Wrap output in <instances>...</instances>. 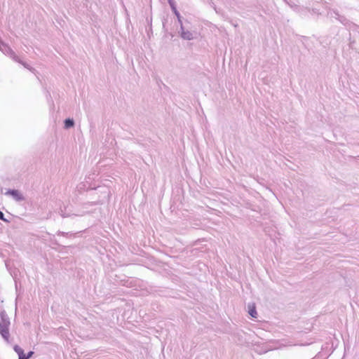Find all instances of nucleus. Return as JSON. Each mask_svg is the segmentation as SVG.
<instances>
[{
	"instance_id": "nucleus-12",
	"label": "nucleus",
	"mask_w": 359,
	"mask_h": 359,
	"mask_svg": "<svg viewBox=\"0 0 359 359\" xmlns=\"http://www.w3.org/2000/svg\"><path fill=\"white\" fill-rule=\"evenodd\" d=\"M8 56H9L16 62L20 61V57L16 55V53L13 50H11V53H8Z\"/></svg>"
},
{
	"instance_id": "nucleus-9",
	"label": "nucleus",
	"mask_w": 359,
	"mask_h": 359,
	"mask_svg": "<svg viewBox=\"0 0 359 359\" xmlns=\"http://www.w3.org/2000/svg\"><path fill=\"white\" fill-rule=\"evenodd\" d=\"M337 20L345 26L349 25L351 24V21L348 20L344 15H339V18H337Z\"/></svg>"
},
{
	"instance_id": "nucleus-21",
	"label": "nucleus",
	"mask_w": 359,
	"mask_h": 359,
	"mask_svg": "<svg viewBox=\"0 0 359 359\" xmlns=\"http://www.w3.org/2000/svg\"><path fill=\"white\" fill-rule=\"evenodd\" d=\"M309 11L311 13V14H315V15H321V13L319 12V10L316 8H313L311 9L309 8Z\"/></svg>"
},
{
	"instance_id": "nucleus-11",
	"label": "nucleus",
	"mask_w": 359,
	"mask_h": 359,
	"mask_svg": "<svg viewBox=\"0 0 359 359\" xmlns=\"http://www.w3.org/2000/svg\"><path fill=\"white\" fill-rule=\"evenodd\" d=\"M172 13L176 16L179 25L182 24V22H183V21L185 19L183 18V17L181 15L180 13L178 11V10L177 9V10L174 11H172Z\"/></svg>"
},
{
	"instance_id": "nucleus-4",
	"label": "nucleus",
	"mask_w": 359,
	"mask_h": 359,
	"mask_svg": "<svg viewBox=\"0 0 359 359\" xmlns=\"http://www.w3.org/2000/svg\"><path fill=\"white\" fill-rule=\"evenodd\" d=\"M248 314L253 318H257V309H256V306H255V303H249L248 305Z\"/></svg>"
},
{
	"instance_id": "nucleus-25",
	"label": "nucleus",
	"mask_w": 359,
	"mask_h": 359,
	"mask_svg": "<svg viewBox=\"0 0 359 359\" xmlns=\"http://www.w3.org/2000/svg\"><path fill=\"white\" fill-rule=\"evenodd\" d=\"M60 215L62 217H67L68 215H65V214H63V213H61Z\"/></svg>"
},
{
	"instance_id": "nucleus-20",
	"label": "nucleus",
	"mask_w": 359,
	"mask_h": 359,
	"mask_svg": "<svg viewBox=\"0 0 359 359\" xmlns=\"http://www.w3.org/2000/svg\"><path fill=\"white\" fill-rule=\"evenodd\" d=\"M0 220L6 223H10L11 222V219H8L7 218H6L5 216H4V214L1 210H0Z\"/></svg>"
},
{
	"instance_id": "nucleus-3",
	"label": "nucleus",
	"mask_w": 359,
	"mask_h": 359,
	"mask_svg": "<svg viewBox=\"0 0 359 359\" xmlns=\"http://www.w3.org/2000/svg\"><path fill=\"white\" fill-rule=\"evenodd\" d=\"M197 34H198L197 32L192 31L191 29L184 31L183 27H182V32H179L180 36L183 40H187V41H191L194 39H196Z\"/></svg>"
},
{
	"instance_id": "nucleus-23",
	"label": "nucleus",
	"mask_w": 359,
	"mask_h": 359,
	"mask_svg": "<svg viewBox=\"0 0 359 359\" xmlns=\"http://www.w3.org/2000/svg\"><path fill=\"white\" fill-rule=\"evenodd\" d=\"M27 354V356L28 359L32 357V355L34 354V352L33 351H29Z\"/></svg>"
},
{
	"instance_id": "nucleus-22",
	"label": "nucleus",
	"mask_w": 359,
	"mask_h": 359,
	"mask_svg": "<svg viewBox=\"0 0 359 359\" xmlns=\"http://www.w3.org/2000/svg\"><path fill=\"white\" fill-rule=\"evenodd\" d=\"M18 359H28L27 354L23 351L19 356Z\"/></svg>"
},
{
	"instance_id": "nucleus-14",
	"label": "nucleus",
	"mask_w": 359,
	"mask_h": 359,
	"mask_svg": "<svg viewBox=\"0 0 359 359\" xmlns=\"http://www.w3.org/2000/svg\"><path fill=\"white\" fill-rule=\"evenodd\" d=\"M332 13L335 15L334 18L337 19V18H339V15H341L339 13V11L336 9H330L329 12H327V16L332 17Z\"/></svg>"
},
{
	"instance_id": "nucleus-6",
	"label": "nucleus",
	"mask_w": 359,
	"mask_h": 359,
	"mask_svg": "<svg viewBox=\"0 0 359 359\" xmlns=\"http://www.w3.org/2000/svg\"><path fill=\"white\" fill-rule=\"evenodd\" d=\"M0 50L6 55H8V53H11L12 48L4 41H1L0 43Z\"/></svg>"
},
{
	"instance_id": "nucleus-5",
	"label": "nucleus",
	"mask_w": 359,
	"mask_h": 359,
	"mask_svg": "<svg viewBox=\"0 0 359 359\" xmlns=\"http://www.w3.org/2000/svg\"><path fill=\"white\" fill-rule=\"evenodd\" d=\"M75 121L73 118H67L64 120V128L66 130L74 128Z\"/></svg>"
},
{
	"instance_id": "nucleus-18",
	"label": "nucleus",
	"mask_w": 359,
	"mask_h": 359,
	"mask_svg": "<svg viewBox=\"0 0 359 359\" xmlns=\"http://www.w3.org/2000/svg\"><path fill=\"white\" fill-rule=\"evenodd\" d=\"M146 21H147L149 27V29L148 31V33L149 32H152V17L151 16V17H147L146 18Z\"/></svg>"
},
{
	"instance_id": "nucleus-7",
	"label": "nucleus",
	"mask_w": 359,
	"mask_h": 359,
	"mask_svg": "<svg viewBox=\"0 0 359 359\" xmlns=\"http://www.w3.org/2000/svg\"><path fill=\"white\" fill-rule=\"evenodd\" d=\"M180 29L179 32H182V27H183L184 31L191 29V24L187 19H185L182 24H180Z\"/></svg>"
},
{
	"instance_id": "nucleus-15",
	"label": "nucleus",
	"mask_w": 359,
	"mask_h": 359,
	"mask_svg": "<svg viewBox=\"0 0 359 359\" xmlns=\"http://www.w3.org/2000/svg\"><path fill=\"white\" fill-rule=\"evenodd\" d=\"M166 23H167V18L165 17H163L162 18V26H163V31L164 32V34H165L166 33H168V30L166 27Z\"/></svg>"
},
{
	"instance_id": "nucleus-24",
	"label": "nucleus",
	"mask_w": 359,
	"mask_h": 359,
	"mask_svg": "<svg viewBox=\"0 0 359 359\" xmlns=\"http://www.w3.org/2000/svg\"><path fill=\"white\" fill-rule=\"evenodd\" d=\"M164 36L165 37H170L172 39L174 36V34L172 32H168V33H166L165 34H164Z\"/></svg>"
},
{
	"instance_id": "nucleus-19",
	"label": "nucleus",
	"mask_w": 359,
	"mask_h": 359,
	"mask_svg": "<svg viewBox=\"0 0 359 359\" xmlns=\"http://www.w3.org/2000/svg\"><path fill=\"white\" fill-rule=\"evenodd\" d=\"M57 234L63 236H66V237H69V236H72L74 235V233H72L71 232H64V231H58Z\"/></svg>"
},
{
	"instance_id": "nucleus-26",
	"label": "nucleus",
	"mask_w": 359,
	"mask_h": 359,
	"mask_svg": "<svg viewBox=\"0 0 359 359\" xmlns=\"http://www.w3.org/2000/svg\"><path fill=\"white\" fill-rule=\"evenodd\" d=\"M1 41H3L0 39V43H1Z\"/></svg>"
},
{
	"instance_id": "nucleus-10",
	"label": "nucleus",
	"mask_w": 359,
	"mask_h": 359,
	"mask_svg": "<svg viewBox=\"0 0 359 359\" xmlns=\"http://www.w3.org/2000/svg\"><path fill=\"white\" fill-rule=\"evenodd\" d=\"M18 62L21 64L25 68L27 69L33 73L36 71V69L34 67H31L27 62L22 61L20 58V61H18Z\"/></svg>"
},
{
	"instance_id": "nucleus-8",
	"label": "nucleus",
	"mask_w": 359,
	"mask_h": 359,
	"mask_svg": "<svg viewBox=\"0 0 359 359\" xmlns=\"http://www.w3.org/2000/svg\"><path fill=\"white\" fill-rule=\"evenodd\" d=\"M114 280L116 282L121 284L123 286H127L129 282V280L126 278H121L120 276L118 275H116Z\"/></svg>"
},
{
	"instance_id": "nucleus-17",
	"label": "nucleus",
	"mask_w": 359,
	"mask_h": 359,
	"mask_svg": "<svg viewBox=\"0 0 359 359\" xmlns=\"http://www.w3.org/2000/svg\"><path fill=\"white\" fill-rule=\"evenodd\" d=\"M13 350L18 355V356L24 351V350L18 344L13 346Z\"/></svg>"
},
{
	"instance_id": "nucleus-1",
	"label": "nucleus",
	"mask_w": 359,
	"mask_h": 359,
	"mask_svg": "<svg viewBox=\"0 0 359 359\" xmlns=\"http://www.w3.org/2000/svg\"><path fill=\"white\" fill-rule=\"evenodd\" d=\"M0 318V336L7 344H11L13 342L9 331L11 321L5 310L1 311Z\"/></svg>"
},
{
	"instance_id": "nucleus-13",
	"label": "nucleus",
	"mask_w": 359,
	"mask_h": 359,
	"mask_svg": "<svg viewBox=\"0 0 359 359\" xmlns=\"http://www.w3.org/2000/svg\"><path fill=\"white\" fill-rule=\"evenodd\" d=\"M8 56H9L16 62L20 61V57L16 55V53L13 50H11V53H8Z\"/></svg>"
},
{
	"instance_id": "nucleus-16",
	"label": "nucleus",
	"mask_w": 359,
	"mask_h": 359,
	"mask_svg": "<svg viewBox=\"0 0 359 359\" xmlns=\"http://www.w3.org/2000/svg\"><path fill=\"white\" fill-rule=\"evenodd\" d=\"M167 1L170 6L172 12L177 9L176 2L175 0H167Z\"/></svg>"
},
{
	"instance_id": "nucleus-2",
	"label": "nucleus",
	"mask_w": 359,
	"mask_h": 359,
	"mask_svg": "<svg viewBox=\"0 0 359 359\" xmlns=\"http://www.w3.org/2000/svg\"><path fill=\"white\" fill-rule=\"evenodd\" d=\"M5 194L11 196L17 202H21L25 200L23 194L18 189H8Z\"/></svg>"
}]
</instances>
